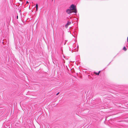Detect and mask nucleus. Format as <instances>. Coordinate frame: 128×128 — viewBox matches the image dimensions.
I'll list each match as a JSON object with an SVG mask.
<instances>
[{"label": "nucleus", "instance_id": "obj_1", "mask_svg": "<svg viewBox=\"0 0 128 128\" xmlns=\"http://www.w3.org/2000/svg\"><path fill=\"white\" fill-rule=\"evenodd\" d=\"M66 12L67 14H70L72 12V9H68L66 10Z\"/></svg>", "mask_w": 128, "mask_h": 128}, {"label": "nucleus", "instance_id": "obj_2", "mask_svg": "<svg viewBox=\"0 0 128 128\" xmlns=\"http://www.w3.org/2000/svg\"><path fill=\"white\" fill-rule=\"evenodd\" d=\"M71 24V22L68 21L67 23L66 24V25L65 26L66 28H68V26L69 25Z\"/></svg>", "mask_w": 128, "mask_h": 128}, {"label": "nucleus", "instance_id": "obj_3", "mask_svg": "<svg viewBox=\"0 0 128 128\" xmlns=\"http://www.w3.org/2000/svg\"><path fill=\"white\" fill-rule=\"evenodd\" d=\"M75 7V6L74 5L72 4L70 6L69 8L70 9H72V10H73L74 9Z\"/></svg>", "mask_w": 128, "mask_h": 128}, {"label": "nucleus", "instance_id": "obj_4", "mask_svg": "<svg viewBox=\"0 0 128 128\" xmlns=\"http://www.w3.org/2000/svg\"><path fill=\"white\" fill-rule=\"evenodd\" d=\"M73 10H74V12L75 13H76L77 12V10H76V8H74V9Z\"/></svg>", "mask_w": 128, "mask_h": 128}, {"label": "nucleus", "instance_id": "obj_5", "mask_svg": "<svg viewBox=\"0 0 128 128\" xmlns=\"http://www.w3.org/2000/svg\"><path fill=\"white\" fill-rule=\"evenodd\" d=\"M100 71H99L98 72V73H97V72H94V73L96 74V75H99V74L100 73Z\"/></svg>", "mask_w": 128, "mask_h": 128}, {"label": "nucleus", "instance_id": "obj_6", "mask_svg": "<svg viewBox=\"0 0 128 128\" xmlns=\"http://www.w3.org/2000/svg\"><path fill=\"white\" fill-rule=\"evenodd\" d=\"M35 7L36 8V11H37V10H38V4H37L36 5Z\"/></svg>", "mask_w": 128, "mask_h": 128}, {"label": "nucleus", "instance_id": "obj_7", "mask_svg": "<svg viewBox=\"0 0 128 128\" xmlns=\"http://www.w3.org/2000/svg\"><path fill=\"white\" fill-rule=\"evenodd\" d=\"M123 49L124 51H126V48L125 46H124L123 48Z\"/></svg>", "mask_w": 128, "mask_h": 128}, {"label": "nucleus", "instance_id": "obj_8", "mask_svg": "<svg viewBox=\"0 0 128 128\" xmlns=\"http://www.w3.org/2000/svg\"><path fill=\"white\" fill-rule=\"evenodd\" d=\"M59 92H58V93H57L56 94V95H58L59 94Z\"/></svg>", "mask_w": 128, "mask_h": 128}, {"label": "nucleus", "instance_id": "obj_9", "mask_svg": "<svg viewBox=\"0 0 128 128\" xmlns=\"http://www.w3.org/2000/svg\"><path fill=\"white\" fill-rule=\"evenodd\" d=\"M16 18L18 19V16H16Z\"/></svg>", "mask_w": 128, "mask_h": 128}, {"label": "nucleus", "instance_id": "obj_10", "mask_svg": "<svg viewBox=\"0 0 128 128\" xmlns=\"http://www.w3.org/2000/svg\"><path fill=\"white\" fill-rule=\"evenodd\" d=\"M28 1H27L26 2V3H28Z\"/></svg>", "mask_w": 128, "mask_h": 128}]
</instances>
